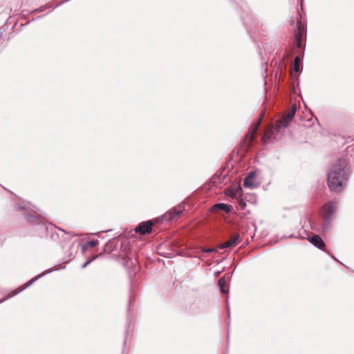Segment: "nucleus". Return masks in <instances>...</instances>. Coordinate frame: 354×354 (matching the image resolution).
I'll use <instances>...</instances> for the list:
<instances>
[{"instance_id": "obj_1", "label": "nucleus", "mask_w": 354, "mask_h": 354, "mask_svg": "<svg viewBox=\"0 0 354 354\" xmlns=\"http://www.w3.org/2000/svg\"><path fill=\"white\" fill-rule=\"evenodd\" d=\"M348 169L346 159H340L334 165L328 174V185L329 188L335 192L342 189L347 180Z\"/></svg>"}, {"instance_id": "obj_2", "label": "nucleus", "mask_w": 354, "mask_h": 354, "mask_svg": "<svg viewBox=\"0 0 354 354\" xmlns=\"http://www.w3.org/2000/svg\"><path fill=\"white\" fill-rule=\"evenodd\" d=\"M335 209L336 203L332 201L327 203L323 206L322 209V216L324 220L323 230L328 229V225L333 218Z\"/></svg>"}, {"instance_id": "obj_3", "label": "nucleus", "mask_w": 354, "mask_h": 354, "mask_svg": "<svg viewBox=\"0 0 354 354\" xmlns=\"http://www.w3.org/2000/svg\"><path fill=\"white\" fill-rule=\"evenodd\" d=\"M296 111V104L292 106V109L290 112L284 115L281 120H279L276 124L275 129L277 131H281L282 129H285L290 122L292 120L295 116Z\"/></svg>"}, {"instance_id": "obj_4", "label": "nucleus", "mask_w": 354, "mask_h": 354, "mask_svg": "<svg viewBox=\"0 0 354 354\" xmlns=\"http://www.w3.org/2000/svg\"><path fill=\"white\" fill-rule=\"evenodd\" d=\"M296 111V104L292 106V109L290 112L284 115L281 120H279L276 124L275 129L277 131H281L282 129H285L290 122L292 120L295 116Z\"/></svg>"}, {"instance_id": "obj_5", "label": "nucleus", "mask_w": 354, "mask_h": 354, "mask_svg": "<svg viewBox=\"0 0 354 354\" xmlns=\"http://www.w3.org/2000/svg\"><path fill=\"white\" fill-rule=\"evenodd\" d=\"M184 210V207L179 205L169 212H167L164 216L163 218L165 221H171L176 218L180 216L183 211Z\"/></svg>"}, {"instance_id": "obj_6", "label": "nucleus", "mask_w": 354, "mask_h": 354, "mask_svg": "<svg viewBox=\"0 0 354 354\" xmlns=\"http://www.w3.org/2000/svg\"><path fill=\"white\" fill-rule=\"evenodd\" d=\"M152 223L151 221L142 222L136 228V232L140 234L149 233L151 231Z\"/></svg>"}, {"instance_id": "obj_7", "label": "nucleus", "mask_w": 354, "mask_h": 354, "mask_svg": "<svg viewBox=\"0 0 354 354\" xmlns=\"http://www.w3.org/2000/svg\"><path fill=\"white\" fill-rule=\"evenodd\" d=\"M254 198V196L253 194H246L245 196L243 195L239 194V197L238 198V204L239 206V209L241 210L245 209L246 208V201H250Z\"/></svg>"}, {"instance_id": "obj_8", "label": "nucleus", "mask_w": 354, "mask_h": 354, "mask_svg": "<svg viewBox=\"0 0 354 354\" xmlns=\"http://www.w3.org/2000/svg\"><path fill=\"white\" fill-rule=\"evenodd\" d=\"M239 242V235L236 234L230 239L228 241H225L223 244H221L218 248L220 249H225L227 248L236 246Z\"/></svg>"}, {"instance_id": "obj_9", "label": "nucleus", "mask_w": 354, "mask_h": 354, "mask_svg": "<svg viewBox=\"0 0 354 354\" xmlns=\"http://www.w3.org/2000/svg\"><path fill=\"white\" fill-rule=\"evenodd\" d=\"M261 118L262 116L251 126L250 129H249L246 135V138L248 139L250 142H252L254 139V136L260 125Z\"/></svg>"}, {"instance_id": "obj_10", "label": "nucleus", "mask_w": 354, "mask_h": 354, "mask_svg": "<svg viewBox=\"0 0 354 354\" xmlns=\"http://www.w3.org/2000/svg\"><path fill=\"white\" fill-rule=\"evenodd\" d=\"M255 175L253 172L250 173L244 180L243 185L245 187L253 189L257 187L254 182Z\"/></svg>"}, {"instance_id": "obj_11", "label": "nucleus", "mask_w": 354, "mask_h": 354, "mask_svg": "<svg viewBox=\"0 0 354 354\" xmlns=\"http://www.w3.org/2000/svg\"><path fill=\"white\" fill-rule=\"evenodd\" d=\"M308 241L319 249H322L325 245L324 241L318 235H313L311 237H309Z\"/></svg>"}, {"instance_id": "obj_12", "label": "nucleus", "mask_w": 354, "mask_h": 354, "mask_svg": "<svg viewBox=\"0 0 354 354\" xmlns=\"http://www.w3.org/2000/svg\"><path fill=\"white\" fill-rule=\"evenodd\" d=\"M213 209L215 210L220 209L225 212H229L230 211L231 206L225 203H218L213 206Z\"/></svg>"}, {"instance_id": "obj_13", "label": "nucleus", "mask_w": 354, "mask_h": 354, "mask_svg": "<svg viewBox=\"0 0 354 354\" xmlns=\"http://www.w3.org/2000/svg\"><path fill=\"white\" fill-rule=\"evenodd\" d=\"M99 242L97 240H92L88 242H87L86 244L82 245V250L85 251L88 246L90 247H95L98 245Z\"/></svg>"}, {"instance_id": "obj_14", "label": "nucleus", "mask_w": 354, "mask_h": 354, "mask_svg": "<svg viewBox=\"0 0 354 354\" xmlns=\"http://www.w3.org/2000/svg\"><path fill=\"white\" fill-rule=\"evenodd\" d=\"M218 285L220 286V289H221V291L223 292V293H225L227 292V290H226L225 288V281L223 278H221L219 280H218Z\"/></svg>"}, {"instance_id": "obj_15", "label": "nucleus", "mask_w": 354, "mask_h": 354, "mask_svg": "<svg viewBox=\"0 0 354 354\" xmlns=\"http://www.w3.org/2000/svg\"><path fill=\"white\" fill-rule=\"evenodd\" d=\"M299 62H300L299 57H296L294 60V70L296 72L299 71Z\"/></svg>"}, {"instance_id": "obj_16", "label": "nucleus", "mask_w": 354, "mask_h": 354, "mask_svg": "<svg viewBox=\"0 0 354 354\" xmlns=\"http://www.w3.org/2000/svg\"><path fill=\"white\" fill-rule=\"evenodd\" d=\"M272 134V130L266 131L265 134L263 135V136L262 138V140H263V142H266V139H270Z\"/></svg>"}, {"instance_id": "obj_17", "label": "nucleus", "mask_w": 354, "mask_h": 354, "mask_svg": "<svg viewBox=\"0 0 354 354\" xmlns=\"http://www.w3.org/2000/svg\"><path fill=\"white\" fill-rule=\"evenodd\" d=\"M301 37H302V35H301V32H298L296 35H295V39H296V41H297V46L299 47L300 45H301Z\"/></svg>"}, {"instance_id": "obj_18", "label": "nucleus", "mask_w": 354, "mask_h": 354, "mask_svg": "<svg viewBox=\"0 0 354 354\" xmlns=\"http://www.w3.org/2000/svg\"><path fill=\"white\" fill-rule=\"evenodd\" d=\"M97 257V256H95L93 257H92L91 259H88L87 261H86L82 266V268H86L88 264H90L93 260H95L96 258Z\"/></svg>"}, {"instance_id": "obj_19", "label": "nucleus", "mask_w": 354, "mask_h": 354, "mask_svg": "<svg viewBox=\"0 0 354 354\" xmlns=\"http://www.w3.org/2000/svg\"><path fill=\"white\" fill-rule=\"evenodd\" d=\"M239 194V190L232 191L231 193L229 194L230 196H231L233 198H237L238 199V194Z\"/></svg>"}, {"instance_id": "obj_20", "label": "nucleus", "mask_w": 354, "mask_h": 354, "mask_svg": "<svg viewBox=\"0 0 354 354\" xmlns=\"http://www.w3.org/2000/svg\"><path fill=\"white\" fill-rule=\"evenodd\" d=\"M202 251L203 252H216L217 251V248H207V249H203Z\"/></svg>"}, {"instance_id": "obj_21", "label": "nucleus", "mask_w": 354, "mask_h": 354, "mask_svg": "<svg viewBox=\"0 0 354 354\" xmlns=\"http://www.w3.org/2000/svg\"><path fill=\"white\" fill-rule=\"evenodd\" d=\"M35 280H37V278L35 279H32L30 281H28V284L26 285V287L29 286L30 285H31Z\"/></svg>"}]
</instances>
